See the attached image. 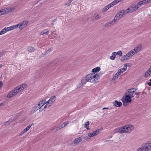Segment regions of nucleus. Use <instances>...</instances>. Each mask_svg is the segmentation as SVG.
<instances>
[{
    "label": "nucleus",
    "mask_w": 151,
    "mask_h": 151,
    "mask_svg": "<svg viewBox=\"0 0 151 151\" xmlns=\"http://www.w3.org/2000/svg\"><path fill=\"white\" fill-rule=\"evenodd\" d=\"M129 57L127 55V54H126L125 55L123 56L121 59V61L122 62H123L125 60H126L129 59Z\"/></svg>",
    "instance_id": "nucleus-26"
},
{
    "label": "nucleus",
    "mask_w": 151,
    "mask_h": 151,
    "mask_svg": "<svg viewBox=\"0 0 151 151\" xmlns=\"http://www.w3.org/2000/svg\"><path fill=\"white\" fill-rule=\"evenodd\" d=\"M100 70V68L99 67H97L93 69L92 70V72L93 73H96V72H99Z\"/></svg>",
    "instance_id": "nucleus-28"
},
{
    "label": "nucleus",
    "mask_w": 151,
    "mask_h": 151,
    "mask_svg": "<svg viewBox=\"0 0 151 151\" xmlns=\"http://www.w3.org/2000/svg\"><path fill=\"white\" fill-rule=\"evenodd\" d=\"M61 128L60 126H59L55 128H53L52 131L54 132H56L57 131H58L61 129Z\"/></svg>",
    "instance_id": "nucleus-32"
},
{
    "label": "nucleus",
    "mask_w": 151,
    "mask_h": 151,
    "mask_svg": "<svg viewBox=\"0 0 151 151\" xmlns=\"http://www.w3.org/2000/svg\"><path fill=\"white\" fill-rule=\"evenodd\" d=\"M126 133H129L132 131L134 129V126L131 124H127L124 125Z\"/></svg>",
    "instance_id": "nucleus-7"
},
{
    "label": "nucleus",
    "mask_w": 151,
    "mask_h": 151,
    "mask_svg": "<svg viewBox=\"0 0 151 151\" xmlns=\"http://www.w3.org/2000/svg\"><path fill=\"white\" fill-rule=\"evenodd\" d=\"M55 20V19H54L53 20V22H54Z\"/></svg>",
    "instance_id": "nucleus-61"
},
{
    "label": "nucleus",
    "mask_w": 151,
    "mask_h": 151,
    "mask_svg": "<svg viewBox=\"0 0 151 151\" xmlns=\"http://www.w3.org/2000/svg\"><path fill=\"white\" fill-rule=\"evenodd\" d=\"M92 134L93 137H94L96 135V134H95V133H94V132L92 133Z\"/></svg>",
    "instance_id": "nucleus-54"
},
{
    "label": "nucleus",
    "mask_w": 151,
    "mask_h": 151,
    "mask_svg": "<svg viewBox=\"0 0 151 151\" xmlns=\"http://www.w3.org/2000/svg\"><path fill=\"white\" fill-rule=\"evenodd\" d=\"M147 85L149 86H151V79L150 80V82L148 83Z\"/></svg>",
    "instance_id": "nucleus-52"
},
{
    "label": "nucleus",
    "mask_w": 151,
    "mask_h": 151,
    "mask_svg": "<svg viewBox=\"0 0 151 151\" xmlns=\"http://www.w3.org/2000/svg\"><path fill=\"white\" fill-rule=\"evenodd\" d=\"M12 121V119H9V120L6 122L5 123V126H7Z\"/></svg>",
    "instance_id": "nucleus-33"
},
{
    "label": "nucleus",
    "mask_w": 151,
    "mask_h": 151,
    "mask_svg": "<svg viewBox=\"0 0 151 151\" xmlns=\"http://www.w3.org/2000/svg\"><path fill=\"white\" fill-rule=\"evenodd\" d=\"M64 124L65 126H66L69 124V122L68 121L65 122L63 123Z\"/></svg>",
    "instance_id": "nucleus-47"
},
{
    "label": "nucleus",
    "mask_w": 151,
    "mask_h": 151,
    "mask_svg": "<svg viewBox=\"0 0 151 151\" xmlns=\"http://www.w3.org/2000/svg\"><path fill=\"white\" fill-rule=\"evenodd\" d=\"M127 63H126L124 65V67L123 68H121L119 69V71H120L122 73L125 71L127 69Z\"/></svg>",
    "instance_id": "nucleus-20"
},
{
    "label": "nucleus",
    "mask_w": 151,
    "mask_h": 151,
    "mask_svg": "<svg viewBox=\"0 0 151 151\" xmlns=\"http://www.w3.org/2000/svg\"><path fill=\"white\" fill-rule=\"evenodd\" d=\"M40 107L38 106V104L36 105L35 106L32 108V110L33 112H34L37 111L38 109H40Z\"/></svg>",
    "instance_id": "nucleus-25"
},
{
    "label": "nucleus",
    "mask_w": 151,
    "mask_h": 151,
    "mask_svg": "<svg viewBox=\"0 0 151 151\" xmlns=\"http://www.w3.org/2000/svg\"><path fill=\"white\" fill-rule=\"evenodd\" d=\"M60 127L61 128H63L64 127H65L64 124H63V123H62V124L60 125Z\"/></svg>",
    "instance_id": "nucleus-51"
},
{
    "label": "nucleus",
    "mask_w": 151,
    "mask_h": 151,
    "mask_svg": "<svg viewBox=\"0 0 151 151\" xmlns=\"http://www.w3.org/2000/svg\"><path fill=\"white\" fill-rule=\"evenodd\" d=\"M94 132L96 134V135L98 134L100 132L99 130V129H97L96 130L94 131Z\"/></svg>",
    "instance_id": "nucleus-44"
},
{
    "label": "nucleus",
    "mask_w": 151,
    "mask_h": 151,
    "mask_svg": "<svg viewBox=\"0 0 151 151\" xmlns=\"http://www.w3.org/2000/svg\"><path fill=\"white\" fill-rule=\"evenodd\" d=\"M119 77V76L116 73L113 76L111 79V81L113 82L115 81Z\"/></svg>",
    "instance_id": "nucleus-30"
},
{
    "label": "nucleus",
    "mask_w": 151,
    "mask_h": 151,
    "mask_svg": "<svg viewBox=\"0 0 151 151\" xmlns=\"http://www.w3.org/2000/svg\"><path fill=\"white\" fill-rule=\"evenodd\" d=\"M116 22V21H115L114 19L113 20H112L110 22L106 23L105 24V26L106 27H109L112 25L114 24Z\"/></svg>",
    "instance_id": "nucleus-14"
},
{
    "label": "nucleus",
    "mask_w": 151,
    "mask_h": 151,
    "mask_svg": "<svg viewBox=\"0 0 151 151\" xmlns=\"http://www.w3.org/2000/svg\"><path fill=\"white\" fill-rule=\"evenodd\" d=\"M82 140V139L81 137H77L73 141V144L76 145Z\"/></svg>",
    "instance_id": "nucleus-17"
},
{
    "label": "nucleus",
    "mask_w": 151,
    "mask_h": 151,
    "mask_svg": "<svg viewBox=\"0 0 151 151\" xmlns=\"http://www.w3.org/2000/svg\"><path fill=\"white\" fill-rule=\"evenodd\" d=\"M88 135L90 137H93V136L92 135V133H89L88 134Z\"/></svg>",
    "instance_id": "nucleus-49"
},
{
    "label": "nucleus",
    "mask_w": 151,
    "mask_h": 151,
    "mask_svg": "<svg viewBox=\"0 0 151 151\" xmlns=\"http://www.w3.org/2000/svg\"><path fill=\"white\" fill-rule=\"evenodd\" d=\"M56 97L55 96H51L49 99V101H50V104H52L53 103L54 101L55 100Z\"/></svg>",
    "instance_id": "nucleus-29"
},
{
    "label": "nucleus",
    "mask_w": 151,
    "mask_h": 151,
    "mask_svg": "<svg viewBox=\"0 0 151 151\" xmlns=\"http://www.w3.org/2000/svg\"><path fill=\"white\" fill-rule=\"evenodd\" d=\"M18 28H19V25L18 24L12 26L8 27H6L4 28L6 31V32L9 31L13 30L14 29H17Z\"/></svg>",
    "instance_id": "nucleus-9"
},
{
    "label": "nucleus",
    "mask_w": 151,
    "mask_h": 151,
    "mask_svg": "<svg viewBox=\"0 0 151 151\" xmlns=\"http://www.w3.org/2000/svg\"><path fill=\"white\" fill-rule=\"evenodd\" d=\"M45 34L44 32H43V31L42 32H40V35H43V34Z\"/></svg>",
    "instance_id": "nucleus-55"
},
{
    "label": "nucleus",
    "mask_w": 151,
    "mask_h": 151,
    "mask_svg": "<svg viewBox=\"0 0 151 151\" xmlns=\"http://www.w3.org/2000/svg\"><path fill=\"white\" fill-rule=\"evenodd\" d=\"M43 32H44L45 34H46L47 35H48L49 33V31L47 29H45L43 31Z\"/></svg>",
    "instance_id": "nucleus-42"
},
{
    "label": "nucleus",
    "mask_w": 151,
    "mask_h": 151,
    "mask_svg": "<svg viewBox=\"0 0 151 151\" xmlns=\"http://www.w3.org/2000/svg\"><path fill=\"white\" fill-rule=\"evenodd\" d=\"M151 73V67L145 72V77L147 78L149 76Z\"/></svg>",
    "instance_id": "nucleus-18"
},
{
    "label": "nucleus",
    "mask_w": 151,
    "mask_h": 151,
    "mask_svg": "<svg viewBox=\"0 0 151 151\" xmlns=\"http://www.w3.org/2000/svg\"><path fill=\"white\" fill-rule=\"evenodd\" d=\"M95 18L97 19H101V16L99 14H97L95 16Z\"/></svg>",
    "instance_id": "nucleus-39"
},
{
    "label": "nucleus",
    "mask_w": 151,
    "mask_h": 151,
    "mask_svg": "<svg viewBox=\"0 0 151 151\" xmlns=\"http://www.w3.org/2000/svg\"><path fill=\"white\" fill-rule=\"evenodd\" d=\"M3 85V83L2 81H0V89L2 87Z\"/></svg>",
    "instance_id": "nucleus-45"
},
{
    "label": "nucleus",
    "mask_w": 151,
    "mask_h": 151,
    "mask_svg": "<svg viewBox=\"0 0 151 151\" xmlns=\"http://www.w3.org/2000/svg\"><path fill=\"white\" fill-rule=\"evenodd\" d=\"M5 14L4 9L0 10V16Z\"/></svg>",
    "instance_id": "nucleus-36"
},
{
    "label": "nucleus",
    "mask_w": 151,
    "mask_h": 151,
    "mask_svg": "<svg viewBox=\"0 0 151 151\" xmlns=\"http://www.w3.org/2000/svg\"><path fill=\"white\" fill-rule=\"evenodd\" d=\"M109 109V108H106V107H104V108H103V110H104V109Z\"/></svg>",
    "instance_id": "nucleus-56"
},
{
    "label": "nucleus",
    "mask_w": 151,
    "mask_h": 151,
    "mask_svg": "<svg viewBox=\"0 0 151 151\" xmlns=\"http://www.w3.org/2000/svg\"><path fill=\"white\" fill-rule=\"evenodd\" d=\"M6 32V31L5 30V28H4L0 31V35H1L4 34Z\"/></svg>",
    "instance_id": "nucleus-35"
},
{
    "label": "nucleus",
    "mask_w": 151,
    "mask_h": 151,
    "mask_svg": "<svg viewBox=\"0 0 151 151\" xmlns=\"http://www.w3.org/2000/svg\"><path fill=\"white\" fill-rule=\"evenodd\" d=\"M34 125V124L33 123H32L30 125H31V126H32V125Z\"/></svg>",
    "instance_id": "nucleus-60"
},
{
    "label": "nucleus",
    "mask_w": 151,
    "mask_h": 151,
    "mask_svg": "<svg viewBox=\"0 0 151 151\" xmlns=\"http://www.w3.org/2000/svg\"><path fill=\"white\" fill-rule=\"evenodd\" d=\"M3 105V103H0V106H1V105Z\"/></svg>",
    "instance_id": "nucleus-59"
},
{
    "label": "nucleus",
    "mask_w": 151,
    "mask_h": 151,
    "mask_svg": "<svg viewBox=\"0 0 151 151\" xmlns=\"http://www.w3.org/2000/svg\"><path fill=\"white\" fill-rule=\"evenodd\" d=\"M46 105L44 106V108L46 109V108H49L52 104H50V101H49V100L47 101H46Z\"/></svg>",
    "instance_id": "nucleus-24"
},
{
    "label": "nucleus",
    "mask_w": 151,
    "mask_h": 151,
    "mask_svg": "<svg viewBox=\"0 0 151 151\" xmlns=\"http://www.w3.org/2000/svg\"><path fill=\"white\" fill-rule=\"evenodd\" d=\"M89 125V123L88 121L86 122L83 125V126L85 127H86L88 126Z\"/></svg>",
    "instance_id": "nucleus-38"
},
{
    "label": "nucleus",
    "mask_w": 151,
    "mask_h": 151,
    "mask_svg": "<svg viewBox=\"0 0 151 151\" xmlns=\"http://www.w3.org/2000/svg\"><path fill=\"white\" fill-rule=\"evenodd\" d=\"M142 47V45L141 44H139L134 49L132 50L135 53V54L139 52L141 49Z\"/></svg>",
    "instance_id": "nucleus-11"
},
{
    "label": "nucleus",
    "mask_w": 151,
    "mask_h": 151,
    "mask_svg": "<svg viewBox=\"0 0 151 151\" xmlns=\"http://www.w3.org/2000/svg\"><path fill=\"white\" fill-rule=\"evenodd\" d=\"M52 49L50 48L47 51V52H49L52 51Z\"/></svg>",
    "instance_id": "nucleus-50"
},
{
    "label": "nucleus",
    "mask_w": 151,
    "mask_h": 151,
    "mask_svg": "<svg viewBox=\"0 0 151 151\" xmlns=\"http://www.w3.org/2000/svg\"><path fill=\"white\" fill-rule=\"evenodd\" d=\"M3 66V65H2V64H0V68H1Z\"/></svg>",
    "instance_id": "nucleus-57"
},
{
    "label": "nucleus",
    "mask_w": 151,
    "mask_h": 151,
    "mask_svg": "<svg viewBox=\"0 0 151 151\" xmlns=\"http://www.w3.org/2000/svg\"><path fill=\"white\" fill-rule=\"evenodd\" d=\"M31 127V125H29L28 126H27L26 128H25L24 130V132H27V131H28L29 129L30 128V127Z\"/></svg>",
    "instance_id": "nucleus-34"
},
{
    "label": "nucleus",
    "mask_w": 151,
    "mask_h": 151,
    "mask_svg": "<svg viewBox=\"0 0 151 151\" xmlns=\"http://www.w3.org/2000/svg\"><path fill=\"white\" fill-rule=\"evenodd\" d=\"M45 103H46V100L45 99H43L39 102L38 104V106H39L40 107V108H41L45 104Z\"/></svg>",
    "instance_id": "nucleus-19"
},
{
    "label": "nucleus",
    "mask_w": 151,
    "mask_h": 151,
    "mask_svg": "<svg viewBox=\"0 0 151 151\" xmlns=\"http://www.w3.org/2000/svg\"><path fill=\"white\" fill-rule=\"evenodd\" d=\"M86 78L88 82L95 83L98 82L99 78V75L97 73L89 74L86 76Z\"/></svg>",
    "instance_id": "nucleus-2"
},
{
    "label": "nucleus",
    "mask_w": 151,
    "mask_h": 151,
    "mask_svg": "<svg viewBox=\"0 0 151 151\" xmlns=\"http://www.w3.org/2000/svg\"><path fill=\"white\" fill-rule=\"evenodd\" d=\"M118 131V133L120 134L126 133L124 126H122L119 128Z\"/></svg>",
    "instance_id": "nucleus-13"
},
{
    "label": "nucleus",
    "mask_w": 151,
    "mask_h": 151,
    "mask_svg": "<svg viewBox=\"0 0 151 151\" xmlns=\"http://www.w3.org/2000/svg\"><path fill=\"white\" fill-rule=\"evenodd\" d=\"M28 22L27 20L24 21L18 24L19 30H21L25 28L27 25Z\"/></svg>",
    "instance_id": "nucleus-8"
},
{
    "label": "nucleus",
    "mask_w": 151,
    "mask_h": 151,
    "mask_svg": "<svg viewBox=\"0 0 151 151\" xmlns=\"http://www.w3.org/2000/svg\"><path fill=\"white\" fill-rule=\"evenodd\" d=\"M27 86L26 84H22L16 88L10 91L7 95V96L10 98L16 95L23 90Z\"/></svg>",
    "instance_id": "nucleus-1"
},
{
    "label": "nucleus",
    "mask_w": 151,
    "mask_h": 151,
    "mask_svg": "<svg viewBox=\"0 0 151 151\" xmlns=\"http://www.w3.org/2000/svg\"><path fill=\"white\" fill-rule=\"evenodd\" d=\"M151 150V144H146L144 146H142L138 149L137 151H149Z\"/></svg>",
    "instance_id": "nucleus-5"
},
{
    "label": "nucleus",
    "mask_w": 151,
    "mask_h": 151,
    "mask_svg": "<svg viewBox=\"0 0 151 151\" xmlns=\"http://www.w3.org/2000/svg\"><path fill=\"white\" fill-rule=\"evenodd\" d=\"M146 1V2L147 4L149 3L151 1V0H145Z\"/></svg>",
    "instance_id": "nucleus-53"
},
{
    "label": "nucleus",
    "mask_w": 151,
    "mask_h": 151,
    "mask_svg": "<svg viewBox=\"0 0 151 151\" xmlns=\"http://www.w3.org/2000/svg\"><path fill=\"white\" fill-rule=\"evenodd\" d=\"M138 7L136 4H133L131 5L126 10L128 13L129 12H132L136 11L138 9Z\"/></svg>",
    "instance_id": "nucleus-6"
},
{
    "label": "nucleus",
    "mask_w": 151,
    "mask_h": 151,
    "mask_svg": "<svg viewBox=\"0 0 151 151\" xmlns=\"http://www.w3.org/2000/svg\"><path fill=\"white\" fill-rule=\"evenodd\" d=\"M146 1L145 0H143L142 1H139L136 4L138 8H139L141 6L147 4Z\"/></svg>",
    "instance_id": "nucleus-15"
},
{
    "label": "nucleus",
    "mask_w": 151,
    "mask_h": 151,
    "mask_svg": "<svg viewBox=\"0 0 151 151\" xmlns=\"http://www.w3.org/2000/svg\"><path fill=\"white\" fill-rule=\"evenodd\" d=\"M113 6L111 4V3L106 6H105L103 9H102V11L103 12H105L110 7Z\"/></svg>",
    "instance_id": "nucleus-16"
},
{
    "label": "nucleus",
    "mask_w": 151,
    "mask_h": 151,
    "mask_svg": "<svg viewBox=\"0 0 151 151\" xmlns=\"http://www.w3.org/2000/svg\"><path fill=\"white\" fill-rule=\"evenodd\" d=\"M35 50V48L31 46H29L27 48V51L30 52H33Z\"/></svg>",
    "instance_id": "nucleus-27"
},
{
    "label": "nucleus",
    "mask_w": 151,
    "mask_h": 151,
    "mask_svg": "<svg viewBox=\"0 0 151 151\" xmlns=\"http://www.w3.org/2000/svg\"><path fill=\"white\" fill-rule=\"evenodd\" d=\"M86 129H88H88H90V128H89L88 127H86Z\"/></svg>",
    "instance_id": "nucleus-58"
},
{
    "label": "nucleus",
    "mask_w": 151,
    "mask_h": 151,
    "mask_svg": "<svg viewBox=\"0 0 151 151\" xmlns=\"http://www.w3.org/2000/svg\"><path fill=\"white\" fill-rule=\"evenodd\" d=\"M114 105L117 107H120L122 105V103L121 102L115 100L114 102Z\"/></svg>",
    "instance_id": "nucleus-21"
},
{
    "label": "nucleus",
    "mask_w": 151,
    "mask_h": 151,
    "mask_svg": "<svg viewBox=\"0 0 151 151\" xmlns=\"http://www.w3.org/2000/svg\"><path fill=\"white\" fill-rule=\"evenodd\" d=\"M127 14H128V13L126 9L125 10H121L114 17V20L117 22L120 18L125 16Z\"/></svg>",
    "instance_id": "nucleus-3"
},
{
    "label": "nucleus",
    "mask_w": 151,
    "mask_h": 151,
    "mask_svg": "<svg viewBox=\"0 0 151 151\" xmlns=\"http://www.w3.org/2000/svg\"><path fill=\"white\" fill-rule=\"evenodd\" d=\"M52 35L53 37L56 38H57V35L56 33L54 32H52Z\"/></svg>",
    "instance_id": "nucleus-37"
},
{
    "label": "nucleus",
    "mask_w": 151,
    "mask_h": 151,
    "mask_svg": "<svg viewBox=\"0 0 151 151\" xmlns=\"http://www.w3.org/2000/svg\"><path fill=\"white\" fill-rule=\"evenodd\" d=\"M5 52L4 51L2 52H0V58L3 55H5Z\"/></svg>",
    "instance_id": "nucleus-43"
},
{
    "label": "nucleus",
    "mask_w": 151,
    "mask_h": 151,
    "mask_svg": "<svg viewBox=\"0 0 151 151\" xmlns=\"http://www.w3.org/2000/svg\"><path fill=\"white\" fill-rule=\"evenodd\" d=\"M88 81L86 77L85 78L82 79L81 81V83L82 84H85Z\"/></svg>",
    "instance_id": "nucleus-31"
},
{
    "label": "nucleus",
    "mask_w": 151,
    "mask_h": 151,
    "mask_svg": "<svg viewBox=\"0 0 151 151\" xmlns=\"http://www.w3.org/2000/svg\"><path fill=\"white\" fill-rule=\"evenodd\" d=\"M15 9V7L7 8L5 9H4L5 14L12 12L14 11Z\"/></svg>",
    "instance_id": "nucleus-12"
},
{
    "label": "nucleus",
    "mask_w": 151,
    "mask_h": 151,
    "mask_svg": "<svg viewBox=\"0 0 151 151\" xmlns=\"http://www.w3.org/2000/svg\"><path fill=\"white\" fill-rule=\"evenodd\" d=\"M116 55V52H112L111 54V55L110 56V59L112 60H114Z\"/></svg>",
    "instance_id": "nucleus-22"
},
{
    "label": "nucleus",
    "mask_w": 151,
    "mask_h": 151,
    "mask_svg": "<svg viewBox=\"0 0 151 151\" xmlns=\"http://www.w3.org/2000/svg\"><path fill=\"white\" fill-rule=\"evenodd\" d=\"M25 133L26 132H24V131L23 130L20 133V134H19V136H21Z\"/></svg>",
    "instance_id": "nucleus-48"
},
{
    "label": "nucleus",
    "mask_w": 151,
    "mask_h": 151,
    "mask_svg": "<svg viewBox=\"0 0 151 151\" xmlns=\"http://www.w3.org/2000/svg\"><path fill=\"white\" fill-rule=\"evenodd\" d=\"M136 89L134 88L128 90V95L131 98L135 97L138 98L139 97V93L136 92Z\"/></svg>",
    "instance_id": "nucleus-4"
},
{
    "label": "nucleus",
    "mask_w": 151,
    "mask_h": 151,
    "mask_svg": "<svg viewBox=\"0 0 151 151\" xmlns=\"http://www.w3.org/2000/svg\"><path fill=\"white\" fill-rule=\"evenodd\" d=\"M117 75L119 76H120L121 74V73H122L121 72H120V71H119V70L116 73Z\"/></svg>",
    "instance_id": "nucleus-46"
},
{
    "label": "nucleus",
    "mask_w": 151,
    "mask_h": 151,
    "mask_svg": "<svg viewBox=\"0 0 151 151\" xmlns=\"http://www.w3.org/2000/svg\"><path fill=\"white\" fill-rule=\"evenodd\" d=\"M117 55L120 56H121L122 55V51H119L117 52H116V55Z\"/></svg>",
    "instance_id": "nucleus-40"
},
{
    "label": "nucleus",
    "mask_w": 151,
    "mask_h": 151,
    "mask_svg": "<svg viewBox=\"0 0 151 151\" xmlns=\"http://www.w3.org/2000/svg\"><path fill=\"white\" fill-rule=\"evenodd\" d=\"M128 56L129 58H131L133 55H135V53L133 51L131 50L130 51L126 54Z\"/></svg>",
    "instance_id": "nucleus-23"
},
{
    "label": "nucleus",
    "mask_w": 151,
    "mask_h": 151,
    "mask_svg": "<svg viewBox=\"0 0 151 151\" xmlns=\"http://www.w3.org/2000/svg\"><path fill=\"white\" fill-rule=\"evenodd\" d=\"M129 96L126 95L125 98V100L122 101V102L124 105L127 106V103H129L131 101V99Z\"/></svg>",
    "instance_id": "nucleus-10"
},
{
    "label": "nucleus",
    "mask_w": 151,
    "mask_h": 151,
    "mask_svg": "<svg viewBox=\"0 0 151 151\" xmlns=\"http://www.w3.org/2000/svg\"><path fill=\"white\" fill-rule=\"evenodd\" d=\"M72 1L71 0H69L68 2L65 4V5L69 6L70 5V3Z\"/></svg>",
    "instance_id": "nucleus-41"
}]
</instances>
